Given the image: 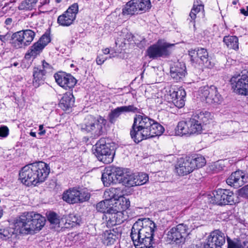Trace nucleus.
Masks as SVG:
<instances>
[{"label": "nucleus", "mask_w": 248, "mask_h": 248, "mask_svg": "<svg viewBox=\"0 0 248 248\" xmlns=\"http://www.w3.org/2000/svg\"><path fill=\"white\" fill-rule=\"evenodd\" d=\"M46 219L39 214L25 212L17 217L11 226L0 229V239L7 240L17 234L32 233L38 232L44 226Z\"/></svg>", "instance_id": "f257e3e1"}, {"label": "nucleus", "mask_w": 248, "mask_h": 248, "mask_svg": "<svg viewBox=\"0 0 248 248\" xmlns=\"http://www.w3.org/2000/svg\"><path fill=\"white\" fill-rule=\"evenodd\" d=\"M164 127L158 123L145 115H136L130 134L134 141L138 143L144 140L161 135Z\"/></svg>", "instance_id": "f03ea898"}, {"label": "nucleus", "mask_w": 248, "mask_h": 248, "mask_svg": "<svg viewBox=\"0 0 248 248\" xmlns=\"http://www.w3.org/2000/svg\"><path fill=\"white\" fill-rule=\"evenodd\" d=\"M155 223L149 218L139 219L133 225L130 236L136 248H154Z\"/></svg>", "instance_id": "7ed1b4c3"}, {"label": "nucleus", "mask_w": 248, "mask_h": 248, "mask_svg": "<svg viewBox=\"0 0 248 248\" xmlns=\"http://www.w3.org/2000/svg\"><path fill=\"white\" fill-rule=\"evenodd\" d=\"M49 172L47 164L44 162H35L22 168L19 174V179L26 186H36L45 181Z\"/></svg>", "instance_id": "20e7f679"}, {"label": "nucleus", "mask_w": 248, "mask_h": 248, "mask_svg": "<svg viewBox=\"0 0 248 248\" xmlns=\"http://www.w3.org/2000/svg\"><path fill=\"white\" fill-rule=\"evenodd\" d=\"M87 121L82 124L81 129L83 131L90 133L94 138L99 137L105 133V127L106 120L99 116L95 119L92 116L88 117Z\"/></svg>", "instance_id": "39448f33"}, {"label": "nucleus", "mask_w": 248, "mask_h": 248, "mask_svg": "<svg viewBox=\"0 0 248 248\" xmlns=\"http://www.w3.org/2000/svg\"><path fill=\"white\" fill-rule=\"evenodd\" d=\"M174 45V44L161 43L159 41L156 44L153 45L148 48L146 51L147 56L152 59L159 57H168L171 54V48Z\"/></svg>", "instance_id": "423d86ee"}, {"label": "nucleus", "mask_w": 248, "mask_h": 248, "mask_svg": "<svg viewBox=\"0 0 248 248\" xmlns=\"http://www.w3.org/2000/svg\"><path fill=\"white\" fill-rule=\"evenodd\" d=\"M241 75L234 74L230 80L232 89L237 93L248 95V71L241 72Z\"/></svg>", "instance_id": "0eeeda50"}, {"label": "nucleus", "mask_w": 248, "mask_h": 248, "mask_svg": "<svg viewBox=\"0 0 248 248\" xmlns=\"http://www.w3.org/2000/svg\"><path fill=\"white\" fill-rule=\"evenodd\" d=\"M35 35V31L29 29L17 31L12 35V45L16 49L24 48L32 42Z\"/></svg>", "instance_id": "6e6552de"}, {"label": "nucleus", "mask_w": 248, "mask_h": 248, "mask_svg": "<svg viewBox=\"0 0 248 248\" xmlns=\"http://www.w3.org/2000/svg\"><path fill=\"white\" fill-rule=\"evenodd\" d=\"M96 153L98 159L105 164L112 162L114 154L110 149L108 144H106L104 139H100L96 143Z\"/></svg>", "instance_id": "1a4fd4ad"}, {"label": "nucleus", "mask_w": 248, "mask_h": 248, "mask_svg": "<svg viewBox=\"0 0 248 248\" xmlns=\"http://www.w3.org/2000/svg\"><path fill=\"white\" fill-rule=\"evenodd\" d=\"M188 227L185 223H181L172 228L168 232V238L176 244L184 243L188 234Z\"/></svg>", "instance_id": "9d476101"}, {"label": "nucleus", "mask_w": 248, "mask_h": 248, "mask_svg": "<svg viewBox=\"0 0 248 248\" xmlns=\"http://www.w3.org/2000/svg\"><path fill=\"white\" fill-rule=\"evenodd\" d=\"M210 202L218 205L232 204L234 203V194L228 189H218L213 193Z\"/></svg>", "instance_id": "9b49d317"}, {"label": "nucleus", "mask_w": 248, "mask_h": 248, "mask_svg": "<svg viewBox=\"0 0 248 248\" xmlns=\"http://www.w3.org/2000/svg\"><path fill=\"white\" fill-rule=\"evenodd\" d=\"M200 92L202 97L205 99L207 103L209 104L219 103L222 98L217 92L215 86H205L200 88Z\"/></svg>", "instance_id": "f8f14e48"}, {"label": "nucleus", "mask_w": 248, "mask_h": 248, "mask_svg": "<svg viewBox=\"0 0 248 248\" xmlns=\"http://www.w3.org/2000/svg\"><path fill=\"white\" fill-rule=\"evenodd\" d=\"M123 195L122 190L120 188L111 187L105 190L104 197L106 201L110 203L112 202L113 200L115 201H119L121 199L123 202H125L124 204H123L122 208L126 209L130 206V202L128 199L123 197Z\"/></svg>", "instance_id": "ddd939ff"}, {"label": "nucleus", "mask_w": 248, "mask_h": 248, "mask_svg": "<svg viewBox=\"0 0 248 248\" xmlns=\"http://www.w3.org/2000/svg\"><path fill=\"white\" fill-rule=\"evenodd\" d=\"M140 108L133 105L121 106L111 110L108 115V119L110 123L114 124L116 119L123 113L128 112L140 113Z\"/></svg>", "instance_id": "4468645a"}, {"label": "nucleus", "mask_w": 248, "mask_h": 248, "mask_svg": "<svg viewBox=\"0 0 248 248\" xmlns=\"http://www.w3.org/2000/svg\"><path fill=\"white\" fill-rule=\"evenodd\" d=\"M248 177L241 170L233 172L226 180L227 184L235 188H238L247 183Z\"/></svg>", "instance_id": "2eb2a0df"}, {"label": "nucleus", "mask_w": 248, "mask_h": 248, "mask_svg": "<svg viewBox=\"0 0 248 248\" xmlns=\"http://www.w3.org/2000/svg\"><path fill=\"white\" fill-rule=\"evenodd\" d=\"M225 243V234L218 230H216L211 232L206 243L212 248H222V246Z\"/></svg>", "instance_id": "dca6fc26"}, {"label": "nucleus", "mask_w": 248, "mask_h": 248, "mask_svg": "<svg viewBox=\"0 0 248 248\" xmlns=\"http://www.w3.org/2000/svg\"><path fill=\"white\" fill-rule=\"evenodd\" d=\"M186 69V66L183 62H174L170 67V76L176 81H180L185 77Z\"/></svg>", "instance_id": "f3484780"}, {"label": "nucleus", "mask_w": 248, "mask_h": 248, "mask_svg": "<svg viewBox=\"0 0 248 248\" xmlns=\"http://www.w3.org/2000/svg\"><path fill=\"white\" fill-rule=\"evenodd\" d=\"M191 161L188 157L180 158L175 166V170L179 175H186L194 170L191 166Z\"/></svg>", "instance_id": "a211bd4d"}, {"label": "nucleus", "mask_w": 248, "mask_h": 248, "mask_svg": "<svg viewBox=\"0 0 248 248\" xmlns=\"http://www.w3.org/2000/svg\"><path fill=\"white\" fill-rule=\"evenodd\" d=\"M78 12V5L74 3L63 14V26H68L73 23Z\"/></svg>", "instance_id": "6ab92c4d"}, {"label": "nucleus", "mask_w": 248, "mask_h": 248, "mask_svg": "<svg viewBox=\"0 0 248 248\" xmlns=\"http://www.w3.org/2000/svg\"><path fill=\"white\" fill-rule=\"evenodd\" d=\"M196 63L203 64L205 67L211 68L213 66V63H212L209 59L208 52L207 49L204 48H200L197 49Z\"/></svg>", "instance_id": "aec40b11"}, {"label": "nucleus", "mask_w": 248, "mask_h": 248, "mask_svg": "<svg viewBox=\"0 0 248 248\" xmlns=\"http://www.w3.org/2000/svg\"><path fill=\"white\" fill-rule=\"evenodd\" d=\"M170 95L172 99V101L176 107L181 108L184 106L186 93L184 89H180L177 91H173Z\"/></svg>", "instance_id": "412c9836"}, {"label": "nucleus", "mask_w": 248, "mask_h": 248, "mask_svg": "<svg viewBox=\"0 0 248 248\" xmlns=\"http://www.w3.org/2000/svg\"><path fill=\"white\" fill-rule=\"evenodd\" d=\"M118 213L116 208H113L111 212H108L106 214L104 215L103 219L105 218L106 224L108 227H111L117 224H120L121 221L120 219H118Z\"/></svg>", "instance_id": "4be33fe9"}, {"label": "nucleus", "mask_w": 248, "mask_h": 248, "mask_svg": "<svg viewBox=\"0 0 248 248\" xmlns=\"http://www.w3.org/2000/svg\"><path fill=\"white\" fill-rule=\"evenodd\" d=\"M114 169L111 168V166L106 167L102 174V181L106 186H108L111 184L116 183V180L114 175Z\"/></svg>", "instance_id": "5701e85b"}, {"label": "nucleus", "mask_w": 248, "mask_h": 248, "mask_svg": "<svg viewBox=\"0 0 248 248\" xmlns=\"http://www.w3.org/2000/svg\"><path fill=\"white\" fill-rule=\"evenodd\" d=\"M74 101V96L71 90L64 93L63 95V111H65L66 113L71 112Z\"/></svg>", "instance_id": "b1692460"}, {"label": "nucleus", "mask_w": 248, "mask_h": 248, "mask_svg": "<svg viewBox=\"0 0 248 248\" xmlns=\"http://www.w3.org/2000/svg\"><path fill=\"white\" fill-rule=\"evenodd\" d=\"M119 234L114 230H107L102 234V241L104 244L108 246L114 243L118 238Z\"/></svg>", "instance_id": "393cba45"}, {"label": "nucleus", "mask_w": 248, "mask_h": 248, "mask_svg": "<svg viewBox=\"0 0 248 248\" xmlns=\"http://www.w3.org/2000/svg\"><path fill=\"white\" fill-rule=\"evenodd\" d=\"M78 194V190L75 188L69 189L66 192L63 193V200L71 204L78 203L77 197Z\"/></svg>", "instance_id": "a878e982"}, {"label": "nucleus", "mask_w": 248, "mask_h": 248, "mask_svg": "<svg viewBox=\"0 0 248 248\" xmlns=\"http://www.w3.org/2000/svg\"><path fill=\"white\" fill-rule=\"evenodd\" d=\"M46 74L40 68L38 67H34L33 69V85L37 87L39 86L40 84L43 83L45 79V76Z\"/></svg>", "instance_id": "bb28decb"}, {"label": "nucleus", "mask_w": 248, "mask_h": 248, "mask_svg": "<svg viewBox=\"0 0 248 248\" xmlns=\"http://www.w3.org/2000/svg\"><path fill=\"white\" fill-rule=\"evenodd\" d=\"M176 133L178 135H191L188 120L180 121L178 123L176 129Z\"/></svg>", "instance_id": "cd10ccee"}, {"label": "nucleus", "mask_w": 248, "mask_h": 248, "mask_svg": "<svg viewBox=\"0 0 248 248\" xmlns=\"http://www.w3.org/2000/svg\"><path fill=\"white\" fill-rule=\"evenodd\" d=\"M193 117L197 120L198 123L203 127L204 124H206L212 119L211 114L208 111H201L196 113Z\"/></svg>", "instance_id": "c85d7f7f"}, {"label": "nucleus", "mask_w": 248, "mask_h": 248, "mask_svg": "<svg viewBox=\"0 0 248 248\" xmlns=\"http://www.w3.org/2000/svg\"><path fill=\"white\" fill-rule=\"evenodd\" d=\"M81 222V219L79 217L73 214H69L65 217V221L64 227L65 228H70L78 226Z\"/></svg>", "instance_id": "c756f323"}, {"label": "nucleus", "mask_w": 248, "mask_h": 248, "mask_svg": "<svg viewBox=\"0 0 248 248\" xmlns=\"http://www.w3.org/2000/svg\"><path fill=\"white\" fill-rule=\"evenodd\" d=\"M135 174L126 171L123 177L120 179L123 185L127 187H132L136 186V182L135 180Z\"/></svg>", "instance_id": "7c9ffc66"}, {"label": "nucleus", "mask_w": 248, "mask_h": 248, "mask_svg": "<svg viewBox=\"0 0 248 248\" xmlns=\"http://www.w3.org/2000/svg\"><path fill=\"white\" fill-rule=\"evenodd\" d=\"M223 42L230 49L237 50L239 48L238 38L236 36H226L223 38Z\"/></svg>", "instance_id": "2f4dec72"}, {"label": "nucleus", "mask_w": 248, "mask_h": 248, "mask_svg": "<svg viewBox=\"0 0 248 248\" xmlns=\"http://www.w3.org/2000/svg\"><path fill=\"white\" fill-rule=\"evenodd\" d=\"M43 49V48L42 46H40L38 44L35 43L30 47V49L25 54V58L28 60L31 58L34 59L41 53Z\"/></svg>", "instance_id": "473e14b6"}, {"label": "nucleus", "mask_w": 248, "mask_h": 248, "mask_svg": "<svg viewBox=\"0 0 248 248\" xmlns=\"http://www.w3.org/2000/svg\"><path fill=\"white\" fill-rule=\"evenodd\" d=\"M188 158L191 161V166L193 170L202 167L206 163L204 157L200 155H195Z\"/></svg>", "instance_id": "72a5a7b5"}, {"label": "nucleus", "mask_w": 248, "mask_h": 248, "mask_svg": "<svg viewBox=\"0 0 248 248\" xmlns=\"http://www.w3.org/2000/svg\"><path fill=\"white\" fill-rule=\"evenodd\" d=\"M188 122L191 135L199 134L202 132L203 127L198 123V120H197L192 116V118L188 120Z\"/></svg>", "instance_id": "f704fd0d"}, {"label": "nucleus", "mask_w": 248, "mask_h": 248, "mask_svg": "<svg viewBox=\"0 0 248 248\" xmlns=\"http://www.w3.org/2000/svg\"><path fill=\"white\" fill-rule=\"evenodd\" d=\"M139 13L146 12L151 8L150 0H134Z\"/></svg>", "instance_id": "c9c22d12"}, {"label": "nucleus", "mask_w": 248, "mask_h": 248, "mask_svg": "<svg viewBox=\"0 0 248 248\" xmlns=\"http://www.w3.org/2000/svg\"><path fill=\"white\" fill-rule=\"evenodd\" d=\"M112 203H110L108 201H106L105 199L104 201L98 203L96 205V209L98 212H102L106 214L108 212H111L114 207L111 206Z\"/></svg>", "instance_id": "e433bc0d"}, {"label": "nucleus", "mask_w": 248, "mask_h": 248, "mask_svg": "<svg viewBox=\"0 0 248 248\" xmlns=\"http://www.w3.org/2000/svg\"><path fill=\"white\" fill-rule=\"evenodd\" d=\"M134 0L128 1L123 9L124 15H135L139 14L136 6L134 4Z\"/></svg>", "instance_id": "4c0bfd02"}, {"label": "nucleus", "mask_w": 248, "mask_h": 248, "mask_svg": "<svg viewBox=\"0 0 248 248\" xmlns=\"http://www.w3.org/2000/svg\"><path fill=\"white\" fill-rule=\"evenodd\" d=\"M38 0H25L19 5L18 8L21 10H31L36 6Z\"/></svg>", "instance_id": "58836bf2"}, {"label": "nucleus", "mask_w": 248, "mask_h": 248, "mask_svg": "<svg viewBox=\"0 0 248 248\" xmlns=\"http://www.w3.org/2000/svg\"><path fill=\"white\" fill-rule=\"evenodd\" d=\"M77 83V80L70 74L66 75L63 78V89L68 88L69 89L74 87Z\"/></svg>", "instance_id": "ea45409f"}, {"label": "nucleus", "mask_w": 248, "mask_h": 248, "mask_svg": "<svg viewBox=\"0 0 248 248\" xmlns=\"http://www.w3.org/2000/svg\"><path fill=\"white\" fill-rule=\"evenodd\" d=\"M203 9V5L202 4H200L198 0L195 1L193 8L189 14V16L191 18L190 21H192V20H194L196 17V14Z\"/></svg>", "instance_id": "a19ab883"}, {"label": "nucleus", "mask_w": 248, "mask_h": 248, "mask_svg": "<svg viewBox=\"0 0 248 248\" xmlns=\"http://www.w3.org/2000/svg\"><path fill=\"white\" fill-rule=\"evenodd\" d=\"M136 186L146 184L149 180L148 175L145 173L141 172L138 174H135Z\"/></svg>", "instance_id": "79ce46f5"}, {"label": "nucleus", "mask_w": 248, "mask_h": 248, "mask_svg": "<svg viewBox=\"0 0 248 248\" xmlns=\"http://www.w3.org/2000/svg\"><path fill=\"white\" fill-rule=\"evenodd\" d=\"M78 202H83L87 201L90 198V194L86 190H78V194L77 195Z\"/></svg>", "instance_id": "37998d69"}, {"label": "nucleus", "mask_w": 248, "mask_h": 248, "mask_svg": "<svg viewBox=\"0 0 248 248\" xmlns=\"http://www.w3.org/2000/svg\"><path fill=\"white\" fill-rule=\"evenodd\" d=\"M48 220L51 224H59L60 221L57 214L54 212H49L47 215Z\"/></svg>", "instance_id": "c03bdc74"}, {"label": "nucleus", "mask_w": 248, "mask_h": 248, "mask_svg": "<svg viewBox=\"0 0 248 248\" xmlns=\"http://www.w3.org/2000/svg\"><path fill=\"white\" fill-rule=\"evenodd\" d=\"M111 168L114 169L113 172L116 181L120 182V179H121L122 177H123L124 174H125L124 170L121 168L112 166Z\"/></svg>", "instance_id": "a18cd8bd"}, {"label": "nucleus", "mask_w": 248, "mask_h": 248, "mask_svg": "<svg viewBox=\"0 0 248 248\" xmlns=\"http://www.w3.org/2000/svg\"><path fill=\"white\" fill-rule=\"evenodd\" d=\"M50 41V38L48 35H43L40 39L36 42L42 48H44L46 46L49 42Z\"/></svg>", "instance_id": "49530a36"}, {"label": "nucleus", "mask_w": 248, "mask_h": 248, "mask_svg": "<svg viewBox=\"0 0 248 248\" xmlns=\"http://www.w3.org/2000/svg\"><path fill=\"white\" fill-rule=\"evenodd\" d=\"M42 71L45 73V74L51 73L53 71V67L49 63L46 62L45 60L42 61Z\"/></svg>", "instance_id": "de8ad7c7"}, {"label": "nucleus", "mask_w": 248, "mask_h": 248, "mask_svg": "<svg viewBox=\"0 0 248 248\" xmlns=\"http://www.w3.org/2000/svg\"><path fill=\"white\" fill-rule=\"evenodd\" d=\"M54 78L58 85L60 87H62V72L60 71L55 73L54 75Z\"/></svg>", "instance_id": "09e8293b"}, {"label": "nucleus", "mask_w": 248, "mask_h": 248, "mask_svg": "<svg viewBox=\"0 0 248 248\" xmlns=\"http://www.w3.org/2000/svg\"><path fill=\"white\" fill-rule=\"evenodd\" d=\"M9 135V129L7 126L3 125L0 126V137L6 138Z\"/></svg>", "instance_id": "8fccbe9b"}, {"label": "nucleus", "mask_w": 248, "mask_h": 248, "mask_svg": "<svg viewBox=\"0 0 248 248\" xmlns=\"http://www.w3.org/2000/svg\"><path fill=\"white\" fill-rule=\"evenodd\" d=\"M239 195L242 197L248 198V185L239 190Z\"/></svg>", "instance_id": "3c124183"}, {"label": "nucleus", "mask_w": 248, "mask_h": 248, "mask_svg": "<svg viewBox=\"0 0 248 248\" xmlns=\"http://www.w3.org/2000/svg\"><path fill=\"white\" fill-rule=\"evenodd\" d=\"M197 49L191 50L189 51V55L191 58V61L194 62H196V61L197 60Z\"/></svg>", "instance_id": "603ef678"}, {"label": "nucleus", "mask_w": 248, "mask_h": 248, "mask_svg": "<svg viewBox=\"0 0 248 248\" xmlns=\"http://www.w3.org/2000/svg\"><path fill=\"white\" fill-rule=\"evenodd\" d=\"M227 241L228 243V248H239L237 244L232 240L230 237H227Z\"/></svg>", "instance_id": "864d4df0"}, {"label": "nucleus", "mask_w": 248, "mask_h": 248, "mask_svg": "<svg viewBox=\"0 0 248 248\" xmlns=\"http://www.w3.org/2000/svg\"><path fill=\"white\" fill-rule=\"evenodd\" d=\"M107 58H101L100 56H98L96 58V63L98 65H101L104 63Z\"/></svg>", "instance_id": "5fc2aeb1"}, {"label": "nucleus", "mask_w": 248, "mask_h": 248, "mask_svg": "<svg viewBox=\"0 0 248 248\" xmlns=\"http://www.w3.org/2000/svg\"><path fill=\"white\" fill-rule=\"evenodd\" d=\"M12 22V19L11 18H8L5 21V24L7 26H10Z\"/></svg>", "instance_id": "6e6d98bb"}, {"label": "nucleus", "mask_w": 248, "mask_h": 248, "mask_svg": "<svg viewBox=\"0 0 248 248\" xmlns=\"http://www.w3.org/2000/svg\"><path fill=\"white\" fill-rule=\"evenodd\" d=\"M43 126L42 125H40L39 126V131H40V132H39V134L40 135H43L46 132L45 130H43Z\"/></svg>", "instance_id": "4d7b16f0"}, {"label": "nucleus", "mask_w": 248, "mask_h": 248, "mask_svg": "<svg viewBox=\"0 0 248 248\" xmlns=\"http://www.w3.org/2000/svg\"><path fill=\"white\" fill-rule=\"evenodd\" d=\"M8 34L5 35H0V40L2 42H5L8 39Z\"/></svg>", "instance_id": "13d9d810"}, {"label": "nucleus", "mask_w": 248, "mask_h": 248, "mask_svg": "<svg viewBox=\"0 0 248 248\" xmlns=\"http://www.w3.org/2000/svg\"><path fill=\"white\" fill-rule=\"evenodd\" d=\"M57 22L59 25H62V15H60L58 16Z\"/></svg>", "instance_id": "bf43d9fd"}, {"label": "nucleus", "mask_w": 248, "mask_h": 248, "mask_svg": "<svg viewBox=\"0 0 248 248\" xmlns=\"http://www.w3.org/2000/svg\"><path fill=\"white\" fill-rule=\"evenodd\" d=\"M241 13L243 14L245 16H248V11H246L244 9L242 8L240 9Z\"/></svg>", "instance_id": "052dcab7"}, {"label": "nucleus", "mask_w": 248, "mask_h": 248, "mask_svg": "<svg viewBox=\"0 0 248 248\" xmlns=\"http://www.w3.org/2000/svg\"><path fill=\"white\" fill-rule=\"evenodd\" d=\"M103 51L105 54H107L109 53V49L108 48H106L105 49L103 50Z\"/></svg>", "instance_id": "680f3d73"}, {"label": "nucleus", "mask_w": 248, "mask_h": 248, "mask_svg": "<svg viewBox=\"0 0 248 248\" xmlns=\"http://www.w3.org/2000/svg\"><path fill=\"white\" fill-rule=\"evenodd\" d=\"M30 135H31V136L33 137H36V133H35V132H31L30 133Z\"/></svg>", "instance_id": "e2e57ef3"}, {"label": "nucleus", "mask_w": 248, "mask_h": 248, "mask_svg": "<svg viewBox=\"0 0 248 248\" xmlns=\"http://www.w3.org/2000/svg\"><path fill=\"white\" fill-rule=\"evenodd\" d=\"M238 0H235L233 1H232V4H233V5H235V4H236V3H237V2H238Z\"/></svg>", "instance_id": "0e129e2a"}, {"label": "nucleus", "mask_w": 248, "mask_h": 248, "mask_svg": "<svg viewBox=\"0 0 248 248\" xmlns=\"http://www.w3.org/2000/svg\"><path fill=\"white\" fill-rule=\"evenodd\" d=\"M3 215L2 210H0V218L2 217Z\"/></svg>", "instance_id": "69168bd1"}, {"label": "nucleus", "mask_w": 248, "mask_h": 248, "mask_svg": "<svg viewBox=\"0 0 248 248\" xmlns=\"http://www.w3.org/2000/svg\"><path fill=\"white\" fill-rule=\"evenodd\" d=\"M18 64V63L17 62H15L14 63V65L15 66H16Z\"/></svg>", "instance_id": "338daca9"}, {"label": "nucleus", "mask_w": 248, "mask_h": 248, "mask_svg": "<svg viewBox=\"0 0 248 248\" xmlns=\"http://www.w3.org/2000/svg\"><path fill=\"white\" fill-rule=\"evenodd\" d=\"M143 72H144V71L142 72V73L141 74V78L143 77Z\"/></svg>", "instance_id": "774afa93"}]
</instances>
